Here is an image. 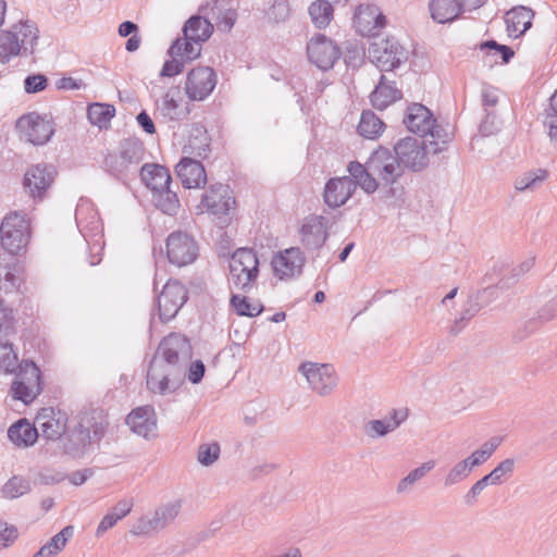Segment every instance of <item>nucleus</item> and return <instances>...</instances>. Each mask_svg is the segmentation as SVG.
I'll return each instance as SVG.
<instances>
[{"mask_svg":"<svg viewBox=\"0 0 557 557\" xmlns=\"http://www.w3.org/2000/svg\"><path fill=\"white\" fill-rule=\"evenodd\" d=\"M191 354V345L186 336L172 333L164 337L148 367V391L162 396L177 391L185 379Z\"/></svg>","mask_w":557,"mask_h":557,"instance_id":"1","label":"nucleus"},{"mask_svg":"<svg viewBox=\"0 0 557 557\" xmlns=\"http://www.w3.org/2000/svg\"><path fill=\"white\" fill-rule=\"evenodd\" d=\"M109 422L101 410L82 411L74 417L61 440L63 453L72 458L84 457L104 437Z\"/></svg>","mask_w":557,"mask_h":557,"instance_id":"2","label":"nucleus"},{"mask_svg":"<svg viewBox=\"0 0 557 557\" xmlns=\"http://www.w3.org/2000/svg\"><path fill=\"white\" fill-rule=\"evenodd\" d=\"M38 39L39 29L29 20H21L9 29L0 30V63L7 64L15 57L34 54Z\"/></svg>","mask_w":557,"mask_h":557,"instance_id":"3","label":"nucleus"},{"mask_svg":"<svg viewBox=\"0 0 557 557\" xmlns=\"http://www.w3.org/2000/svg\"><path fill=\"white\" fill-rule=\"evenodd\" d=\"M406 127L420 136L430 135V146L433 148V154L441 153L447 149L450 141V135L433 119L431 111L421 103H413L408 107L404 117Z\"/></svg>","mask_w":557,"mask_h":557,"instance_id":"4","label":"nucleus"},{"mask_svg":"<svg viewBox=\"0 0 557 557\" xmlns=\"http://www.w3.org/2000/svg\"><path fill=\"white\" fill-rule=\"evenodd\" d=\"M145 156V147L137 138L123 139L116 150L110 151L103 159V169L121 180L133 173Z\"/></svg>","mask_w":557,"mask_h":557,"instance_id":"5","label":"nucleus"},{"mask_svg":"<svg viewBox=\"0 0 557 557\" xmlns=\"http://www.w3.org/2000/svg\"><path fill=\"white\" fill-rule=\"evenodd\" d=\"M259 275V260L251 248H238L230 260L228 281L237 289L249 290Z\"/></svg>","mask_w":557,"mask_h":557,"instance_id":"6","label":"nucleus"},{"mask_svg":"<svg viewBox=\"0 0 557 557\" xmlns=\"http://www.w3.org/2000/svg\"><path fill=\"white\" fill-rule=\"evenodd\" d=\"M16 369H18V371L14 375L10 394L13 399L28 405L33 403L42 391L40 370L35 362L29 360H23Z\"/></svg>","mask_w":557,"mask_h":557,"instance_id":"7","label":"nucleus"},{"mask_svg":"<svg viewBox=\"0 0 557 557\" xmlns=\"http://www.w3.org/2000/svg\"><path fill=\"white\" fill-rule=\"evenodd\" d=\"M30 224L25 213L10 212L0 225L2 247L10 253H17L24 248L29 238Z\"/></svg>","mask_w":557,"mask_h":557,"instance_id":"8","label":"nucleus"},{"mask_svg":"<svg viewBox=\"0 0 557 557\" xmlns=\"http://www.w3.org/2000/svg\"><path fill=\"white\" fill-rule=\"evenodd\" d=\"M433 148L430 140L405 137L395 144L393 150L403 169L420 172L429 165V153H433Z\"/></svg>","mask_w":557,"mask_h":557,"instance_id":"9","label":"nucleus"},{"mask_svg":"<svg viewBox=\"0 0 557 557\" xmlns=\"http://www.w3.org/2000/svg\"><path fill=\"white\" fill-rule=\"evenodd\" d=\"M201 205L216 219L221 228L230 224L235 213V198L224 184L212 185L202 196Z\"/></svg>","mask_w":557,"mask_h":557,"instance_id":"10","label":"nucleus"},{"mask_svg":"<svg viewBox=\"0 0 557 557\" xmlns=\"http://www.w3.org/2000/svg\"><path fill=\"white\" fill-rule=\"evenodd\" d=\"M182 508L180 500L170 502L156 508L151 516L139 518L132 527L131 533L136 536H148L158 533L171 524Z\"/></svg>","mask_w":557,"mask_h":557,"instance_id":"11","label":"nucleus"},{"mask_svg":"<svg viewBox=\"0 0 557 557\" xmlns=\"http://www.w3.org/2000/svg\"><path fill=\"white\" fill-rule=\"evenodd\" d=\"M298 371L306 377L309 387L319 396H330L336 388L338 377L333 366L329 363L304 362Z\"/></svg>","mask_w":557,"mask_h":557,"instance_id":"12","label":"nucleus"},{"mask_svg":"<svg viewBox=\"0 0 557 557\" xmlns=\"http://www.w3.org/2000/svg\"><path fill=\"white\" fill-rule=\"evenodd\" d=\"M369 168L374 173L383 186H392L404 174L394 150L380 147L369 157Z\"/></svg>","mask_w":557,"mask_h":557,"instance_id":"13","label":"nucleus"},{"mask_svg":"<svg viewBox=\"0 0 557 557\" xmlns=\"http://www.w3.org/2000/svg\"><path fill=\"white\" fill-rule=\"evenodd\" d=\"M371 61L381 71H393L407 61V50L394 38L381 39L369 48Z\"/></svg>","mask_w":557,"mask_h":557,"instance_id":"14","label":"nucleus"},{"mask_svg":"<svg viewBox=\"0 0 557 557\" xmlns=\"http://www.w3.org/2000/svg\"><path fill=\"white\" fill-rule=\"evenodd\" d=\"M166 256L178 268L193 263L198 256V245L186 232H173L166 238Z\"/></svg>","mask_w":557,"mask_h":557,"instance_id":"15","label":"nucleus"},{"mask_svg":"<svg viewBox=\"0 0 557 557\" xmlns=\"http://www.w3.org/2000/svg\"><path fill=\"white\" fill-rule=\"evenodd\" d=\"M16 129L24 140L35 146L45 145L54 134L52 122L36 112L22 115L16 121Z\"/></svg>","mask_w":557,"mask_h":557,"instance_id":"16","label":"nucleus"},{"mask_svg":"<svg viewBox=\"0 0 557 557\" xmlns=\"http://www.w3.org/2000/svg\"><path fill=\"white\" fill-rule=\"evenodd\" d=\"M187 299L186 287L177 280H169L157 299L160 320L162 322L172 320Z\"/></svg>","mask_w":557,"mask_h":557,"instance_id":"17","label":"nucleus"},{"mask_svg":"<svg viewBox=\"0 0 557 557\" xmlns=\"http://www.w3.org/2000/svg\"><path fill=\"white\" fill-rule=\"evenodd\" d=\"M307 54L312 64L322 71H327L339 59L341 50L331 38L318 34L308 41Z\"/></svg>","mask_w":557,"mask_h":557,"instance_id":"18","label":"nucleus"},{"mask_svg":"<svg viewBox=\"0 0 557 557\" xmlns=\"http://www.w3.org/2000/svg\"><path fill=\"white\" fill-rule=\"evenodd\" d=\"M218 83L214 70L210 66H198L187 74L185 91L193 101H203L207 99Z\"/></svg>","mask_w":557,"mask_h":557,"instance_id":"19","label":"nucleus"},{"mask_svg":"<svg viewBox=\"0 0 557 557\" xmlns=\"http://www.w3.org/2000/svg\"><path fill=\"white\" fill-rule=\"evenodd\" d=\"M55 170L52 165L35 164L30 166L23 180L25 190L33 199L41 200L54 181Z\"/></svg>","mask_w":557,"mask_h":557,"instance_id":"20","label":"nucleus"},{"mask_svg":"<svg viewBox=\"0 0 557 557\" xmlns=\"http://www.w3.org/2000/svg\"><path fill=\"white\" fill-rule=\"evenodd\" d=\"M327 223V219L323 215L310 214L305 218L299 235L307 250H318L324 245L329 237Z\"/></svg>","mask_w":557,"mask_h":557,"instance_id":"21","label":"nucleus"},{"mask_svg":"<svg viewBox=\"0 0 557 557\" xmlns=\"http://www.w3.org/2000/svg\"><path fill=\"white\" fill-rule=\"evenodd\" d=\"M385 23V16L373 4L359 5L354 15V26L361 36H376Z\"/></svg>","mask_w":557,"mask_h":557,"instance_id":"22","label":"nucleus"},{"mask_svg":"<svg viewBox=\"0 0 557 557\" xmlns=\"http://www.w3.org/2000/svg\"><path fill=\"white\" fill-rule=\"evenodd\" d=\"M304 252L298 247H292L278 252L272 259L274 274L280 277H293L300 274L305 264Z\"/></svg>","mask_w":557,"mask_h":557,"instance_id":"23","label":"nucleus"},{"mask_svg":"<svg viewBox=\"0 0 557 557\" xmlns=\"http://www.w3.org/2000/svg\"><path fill=\"white\" fill-rule=\"evenodd\" d=\"M356 190V183L349 176L334 177L326 182L323 199L327 207L339 208L344 206Z\"/></svg>","mask_w":557,"mask_h":557,"instance_id":"24","label":"nucleus"},{"mask_svg":"<svg viewBox=\"0 0 557 557\" xmlns=\"http://www.w3.org/2000/svg\"><path fill=\"white\" fill-rule=\"evenodd\" d=\"M131 430L144 438L157 435V417L154 408L150 405L134 409L126 418Z\"/></svg>","mask_w":557,"mask_h":557,"instance_id":"25","label":"nucleus"},{"mask_svg":"<svg viewBox=\"0 0 557 557\" xmlns=\"http://www.w3.org/2000/svg\"><path fill=\"white\" fill-rule=\"evenodd\" d=\"M177 176L185 188H199L207 182V174L201 162L183 158L175 168Z\"/></svg>","mask_w":557,"mask_h":557,"instance_id":"26","label":"nucleus"},{"mask_svg":"<svg viewBox=\"0 0 557 557\" xmlns=\"http://www.w3.org/2000/svg\"><path fill=\"white\" fill-rule=\"evenodd\" d=\"M36 421L40 426L44 437L52 441L60 438L69 425L66 414L60 410L55 412L52 408L44 409Z\"/></svg>","mask_w":557,"mask_h":557,"instance_id":"27","label":"nucleus"},{"mask_svg":"<svg viewBox=\"0 0 557 557\" xmlns=\"http://www.w3.org/2000/svg\"><path fill=\"white\" fill-rule=\"evenodd\" d=\"M403 92L397 88L395 82L381 75L379 84L370 95V101L376 110H384L397 100L401 99Z\"/></svg>","mask_w":557,"mask_h":557,"instance_id":"28","label":"nucleus"},{"mask_svg":"<svg viewBox=\"0 0 557 557\" xmlns=\"http://www.w3.org/2000/svg\"><path fill=\"white\" fill-rule=\"evenodd\" d=\"M534 12L524 5H518L509 10L505 15L507 32L510 37L518 38L532 26Z\"/></svg>","mask_w":557,"mask_h":557,"instance_id":"29","label":"nucleus"},{"mask_svg":"<svg viewBox=\"0 0 557 557\" xmlns=\"http://www.w3.org/2000/svg\"><path fill=\"white\" fill-rule=\"evenodd\" d=\"M140 178L151 193L172 185V178L165 166L146 163L140 168Z\"/></svg>","mask_w":557,"mask_h":557,"instance_id":"30","label":"nucleus"},{"mask_svg":"<svg viewBox=\"0 0 557 557\" xmlns=\"http://www.w3.org/2000/svg\"><path fill=\"white\" fill-rule=\"evenodd\" d=\"M350 178L356 183V187L360 186L367 194H373L380 185L374 173H370L369 160L366 164H361L358 161H351L347 168Z\"/></svg>","mask_w":557,"mask_h":557,"instance_id":"31","label":"nucleus"},{"mask_svg":"<svg viewBox=\"0 0 557 557\" xmlns=\"http://www.w3.org/2000/svg\"><path fill=\"white\" fill-rule=\"evenodd\" d=\"M213 33L212 23L201 15L190 16L183 27V34L187 39H191L195 44L207 41Z\"/></svg>","mask_w":557,"mask_h":557,"instance_id":"32","label":"nucleus"},{"mask_svg":"<svg viewBox=\"0 0 557 557\" xmlns=\"http://www.w3.org/2000/svg\"><path fill=\"white\" fill-rule=\"evenodd\" d=\"M151 195L152 203L158 210L171 216L177 214L181 208V202L177 193L173 189L172 185L158 189L151 193Z\"/></svg>","mask_w":557,"mask_h":557,"instance_id":"33","label":"nucleus"},{"mask_svg":"<svg viewBox=\"0 0 557 557\" xmlns=\"http://www.w3.org/2000/svg\"><path fill=\"white\" fill-rule=\"evenodd\" d=\"M8 437L16 446L28 447L37 441L38 431L26 420H20L9 428Z\"/></svg>","mask_w":557,"mask_h":557,"instance_id":"34","label":"nucleus"},{"mask_svg":"<svg viewBox=\"0 0 557 557\" xmlns=\"http://www.w3.org/2000/svg\"><path fill=\"white\" fill-rule=\"evenodd\" d=\"M429 7L432 18L441 24L453 22L460 15L457 0H431Z\"/></svg>","mask_w":557,"mask_h":557,"instance_id":"35","label":"nucleus"},{"mask_svg":"<svg viewBox=\"0 0 557 557\" xmlns=\"http://www.w3.org/2000/svg\"><path fill=\"white\" fill-rule=\"evenodd\" d=\"M385 129L384 122L371 110H364L361 113L357 127L358 134L367 139H375Z\"/></svg>","mask_w":557,"mask_h":557,"instance_id":"36","label":"nucleus"},{"mask_svg":"<svg viewBox=\"0 0 557 557\" xmlns=\"http://www.w3.org/2000/svg\"><path fill=\"white\" fill-rule=\"evenodd\" d=\"M73 533V527L69 525L63 528L59 533L52 536L47 544L41 546L33 557H57L65 547Z\"/></svg>","mask_w":557,"mask_h":557,"instance_id":"37","label":"nucleus"},{"mask_svg":"<svg viewBox=\"0 0 557 557\" xmlns=\"http://www.w3.org/2000/svg\"><path fill=\"white\" fill-rule=\"evenodd\" d=\"M548 178V172L544 169L528 171L516 177L513 186L519 193L535 191Z\"/></svg>","mask_w":557,"mask_h":557,"instance_id":"38","label":"nucleus"},{"mask_svg":"<svg viewBox=\"0 0 557 557\" xmlns=\"http://www.w3.org/2000/svg\"><path fill=\"white\" fill-rule=\"evenodd\" d=\"M86 209L87 208H85L84 205H79L75 212L76 224L85 238L89 236H97L101 233L102 230L97 213L91 209L90 216L87 218L85 214Z\"/></svg>","mask_w":557,"mask_h":557,"instance_id":"39","label":"nucleus"},{"mask_svg":"<svg viewBox=\"0 0 557 557\" xmlns=\"http://www.w3.org/2000/svg\"><path fill=\"white\" fill-rule=\"evenodd\" d=\"M201 53V44H195L191 39H176L169 49L171 57H178L182 61H193Z\"/></svg>","mask_w":557,"mask_h":557,"instance_id":"40","label":"nucleus"},{"mask_svg":"<svg viewBox=\"0 0 557 557\" xmlns=\"http://www.w3.org/2000/svg\"><path fill=\"white\" fill-rule=\"evenodd\" d=\"M436 466V461L431 459L423 462L418 468L411 470L405 478H403L396 487L398 494L411 492L413 485L431 472Z\"/></svg>","mask_w":557,"mask_h":557,"instance_id":"41","label":"nucleus"},{"mask_svg":"<svg viewBox=\"0 0 557 557\" xmlns=\"http://www.w3.org/2000/svg\"><path fill=\"white\" fill-rule=\"evenodd\" d=\"M313 25L325 28L333 18V5L327 0H315L308 9Z\"/></svg>","mask_w":557,"mask_h":557,"instance_id":"42","label":"nucleus"},{"mask_svg":"<svg viewBox=\"0 0 557 557\" xmlns=\"http://www.w3.org/2000/svg\"><path fill=\"white\" fill-rule=\"evenodd\" d=\"M115 114V108L108 103H92L87 109V117L92 125L107 127Z\"/></svg>","mask_w":557,"mask_h":557,"instance_id":"43","label":"nucleus"},{"mask_svg":"<svg viewBox=\"0 0 557 557\" xmlns=\"http://www.w3.org/2000/svg\"><path fill=\"white\" fill-rule=\"evenodd\" d=\"M472 472L471 467L466 459L456 462L445 474L444 485L450 487L465 481Z\"/></svg>","mask_w":557,"mask_h":557,"instance_id":"44","label":"nucleus"},{"mask_svg":"<svg viewBox=\"0 0 557 557\" xmlns=\"http://www.w3.org/2000/svg\"><path fill=\"white\" fill-rule=\"evenodd\" d=\"M231 306L238 315L243 317H257L263 310L261 305L250 304L246 296L240 295H232Z\"/></svg>","mask_w":557,"mask_h":557,"instance_id":"45","label":"nucleus"},{"mask_svg":"<svg viewBox=\"0 0 557 557\" xmlns=\"http://www.w3.org/2000/svg\"><path fill=\"white\" fill-rule=\"evenodd\" d=\"M515 463V459L512 458H507L500 461L488 474H486L491 485H498L507 481L513 473Z\"/></svg>","mask_w":557,"mask_h":557,"instance_id":"46","label":"nucleus"},{"mask_svg":"<svg viewBox=\"0 0 557 557\" xmlns=\"http://www.w3.org/2000/svg\"><path fill=\"white\" fill-rule=\"evenodd\" d=\"M17 354L9 343L0 344V371L14 373L18 367Z\"/></svg>","mask_w":557,"mask_h":557,"instance_id":"47","label":"nucleus"},{"mask_svg":"<svg viewBox=\"0 0 557 557\" xmlns=\"http://www.w3.org/2000/svg\"><path fill=\"white\" fill-rule=\"evenodd\" d=\"M364 434L370 438H377L387 435L388 433L395 431V425L389 424L387 419H373L364 423L363 425Z\"/></svg>","mask_w":557,"mask_h":557,"instance_id":"48","label":"nucleus"},{"mask_svg":"<svg viewBox=\"0 0 557 557\" xmlns=\"http://www.w3.org/2000/svg\"><path fill=\"white\" fill-rule=\"evenodd\" d=\"M29 490L30 484L28 480L21 476H13L4 484L3 494L9 498H17L28 493Z\"/></svg>","mask_w":557,"mask_h":557,"instance_id":"49","label":"nucleus"},{"mask_svg":"<svg viewBox=\"0 0 557 557\" xmlns=\"http://www.w3.org/2000/svg\"><path fill=\"white\" fill-rule=\"evenodd\" d=\"M535 259L533 257L527 258L510 271V276L503 277L498 282L500 288L509 287L513 282L518 281L521 276L528 273L534 265Z\"/></svg>","mask_w":557,"mask_h":557,"instance_id":"50","label":"nucleus"},{"mask_svg":"<svg viewBox=\"0 0 557 557\" xmlns=\"http://www.w3.org/2000/svg\"><path fill=\"white\" fill-rule=\"evenodd\" d=\"M290 5L288 0H274V3L268 11L269 20L275 23H282L289 18Z\"/></svg>","mask_w":557,"mask_h":557,"instance_id":"51","label":"nucleus"},{"mask_svg":"<svg viewBox=\"0 0 557 557\" xmlns=\"http://www.w3.org/2000/svg\"><path fill=\"white\" fill-rule=\"evenodd\" d=\"M220 456V446L218 443L202 444L198 448V461L202 466H211Z\"/></svg>","mask_w":557,"mask_h":557,"instance_id":"52","label":"nucleus"},{"mask_svg":"<svg viewBox=\"0 0 557 557\" xmlns=\"http://www.w3.org/2000/svg\"><path fill=\"white\" fill-rule=\"evenodd\" d=\"M188 148L190 152L199 158H206L209 152V139L206 132H199V136L189 138Z\"/></svg>","mask_w":557,"mask_h":557,"instance_id":"53","label":"nucleus"},{"mask_svg":"<svg viewBox=\"0 0 557 557\" xmlns=\"http://www.w3.org/2000/svg\"><path fill=\"white\" fill-rule=\"evenodd\" d=\"M488 485H491V482L487 479V476L484 475L483 478L478 480L465 494L463 503L469 507H473L474 505H476L479 496Z\"/></svg>","mask_w":557,"mask_h":557,"instance_id":"54","label":"nucleus"},{"mask_svg":"<svg viewBox=\"0 0 557 557\" xmlns=\"http://www.w3.org/2000/svg\"><path fill=\"white\" fill-rule=\"evenodd\" d=\"M18 537V531L14 525L0 521V550L14 544Z\"/></svg>","mask_w":557,"mask_h":557,"instance_id":"55","label":"nucleus"},{"mask_svg":"<svg viewBox=\"0 0 557 557\" xmlns=\"http://www.w3.org/2000/svg\"><path fill=\"white\" fill-rule=\"evenodd\" d=\"M48 85V79L44 74L28 75L24 79V89L27 94H36L44 90Z\"/></svg>","mask_w":557,"mask_h":557,"instance_id":"56","label":"nucleus"},{"mask_svg":"<svg viewBox=\"0 0 557 557\" xmlns=\"http://www.w3.org/2000/svg\"><path fill=\"white\" fill-rule=\"evenodd\" d=\"M481 50H495L497 53H500L502 60L504 63H508L513 57V50L505 45H500L495 40H487L480 45Z\"/></svg>","mask_w":557,"mask_h":557,"instance_id":"57","label":"nucleus"},{"mask_svg":"<svg viewBox=\"0 0 557 557\" xmlns=\"http://www.w3.org/2000/svg\"><path fill=\"white\" fill-rule=\"evenodd\" d=\"M14 324V313L12 309L4 307L0 300V333L8 334Z\"/></svg>","mask_w":557,"mask_h":557,"instance_id":"58","label":"nucleus"},{"mask_svg":"<svg viewBox=\"0 0 557 557\" xmlns=\"http://www.w3.org/2000/svg\"><path fill=\"white\" fill-rule=\"evenodd\" d=\"M178 57H172V60L164 62L160 75L162 77H173L180 74L184 69V61L177 59Z\"/></svg>","mask_w":557,"mask_h":557,"instance_id":"59","label":"nucleus"},{"mask_svg":"<svg viewBox=\"0 0 557 557\" xmlns=\"http://www.w3.org/2000/svg\"><path fill=\"white\" fill-rule=\"evenodd\" d=\"M178 102L174 99V97L166 92L162 100L161 111L164 116L170 119H175L177 115Z\"/></svg>","mask_w":557,"mask_h":557,"instance_id":"60","label":"nucleus"},{"mask_svg":"<svg viewBox=\"0 0 557 557\" xmlns=\"http://www.w3.org/2000/svg\"><path fill=\"white\" fill-rule=\"evenodd\" d=\"M205 371L206 367L201 360L191 362L188 370V380L194 384L199 383L205 375Z\"/></svg>","mask_w":557,"mask_h":557,"instance_id":"61","label":"nucleus"},{"mask_svg":"<svg viewBox=\"0 0 557 557\" xmlns=\"http://www.w3.org/2000/svg\"><path fill=\"white\" fill-rule=\"evenodd\" d=\"M555 317H557V295L539 311V318L542 321L546 322L554 319Z\"/></svg>","mask_w":557,"mask_h":557,"instance_id":"62","label":"nucleus"},{"mask_svg":"<svg viewBox=\"0 0 557 557\" xmlns=\"http://www.w3.org/2000/svg\"><path fill=\"white\" fill-rule=\"evenodd\" d=\"M133 499L131 498H124V499H121L120 502H117L115 504V506L112 508V513L119 519L121 520L122 518L126 517L132 508H133Z\"/></svg>","mask_w":557,"mask_h":557,"instance_id":"63","label":"nucleus"},{"mask_svg":"<svg viewBox=\"0 0 557 557\" xmlns=\"http://www.w3.org/2000/svg\"><path fill=\"white\" fill-rule=\"evenodd\" d=\"M136 120H137L138 125L147 134L152 135L156 133L154 123L146 111H141L140 113H138V115L136 116Z\"/></svg>","mask_w":557,"mask_h":557,"instance_id":"64","label":"nucleus"}]
</instances>
